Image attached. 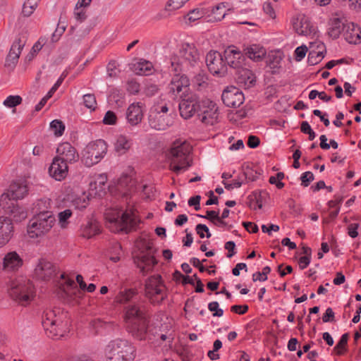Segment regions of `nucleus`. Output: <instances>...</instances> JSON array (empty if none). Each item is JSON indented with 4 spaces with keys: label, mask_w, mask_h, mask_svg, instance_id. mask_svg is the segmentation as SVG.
<instances>
[{
    "label": "nucleus",
    "mask_w": 361,
    "mask_h": 361,
    "mask_svg": "<svg viewBox=\"0 0 361 361\" xmlns=\"http://www.w3.org/2000/svg\"><path fill=\"white\" fill-rule=\"evenodd\" d=\"M117 122L116 114L111 111H108L103 118V123L105 125H115Z\"/></svg>",
    "instance_id": "obj_56"
},
{
    "label": "nucleus",
    "mask_w": 361,
    "mask_h": 361,
    "mask_svg": "<svg viewBox=\"0 0 361 361\" xmlns=\"http://www.w3.org/2000/svg\"><path fill=\"white\" fill-rule=\"evenodd\" d=\"M189 0H169L167 1L166 9L168 11H175L183 7Z\"/></svg>",
    "instance_id": "obj_51"
},
{
    "label": "nucleus",
    "mask_w": 361,
    "mask_h": 361,
    "mask_svg": "<svg viewBox=\"0 0 361 361\" xmlns=\"http://www.w3.org/2000/svg\"><path fill=\"white\" fill-rule=\"evenodd\" d=\"M290 22L293 30L299 35L311 36L316 35V27L305 14H295L292 17Z\"/></svg>",
    "instance_id": "obj_14"
},
{
    "label": "nucleus",
    "mask_w": 361,
    "mask_h": 361,
    "mask_svg": "<svg viewBox=\"0 0 361 361\" xmlns=\"http://www.w3.org/2000/svg\"><path fill=\"white\" fill-rule=\"evenodd\" d=\"M192 147L186 142H176L166 153L169 169L177 175L186 171L192 165Z\"/></svg>",
    "instance_id": "obj_3"
},
{
    "label": "nucleus",
    "mask_w": 361,
    "mask_h": 361,
    "mask_svg": "<svg viewBox=\"0 0 361 361\" xmlns=\"http://www.w3.org/2000/svg\"><path fill=\"white\" fill-rule=\"evenodd\" d=\"M68 173V164L54 157L49 168V176L58 181L65 179Z\"/></svg>",
    "instance_id": "obj_27"
},
{
    "label": "nucleus",
    "mask_w": 361,
    "mask_h": 361,
    "mask_svg": "<svg viewBox=\"0 0 361 361\" xmlns=\"http://www.w3.org/2000/svg\"><path fill=\"white\" fill-rule=\"evenodd\" d=\"M224 247L228 251V253L227 254L228 257L231 258L235 255V244L233 241H228L226 243Z\"/></svg>",
    "instance_id": "obj_64"
},
{
    "label": "nucleus",
    "mask_w": 361,
    "mask_h": 361,
    "mask_svg": "<svg viewBox=\"0 0 361 361\" xmlns=\"http://www.w3.org/2000/svg\"><path fill=\"white\" fill-rule=\"evenodd\" d=\"M219 303L216 301L211 302L208 305V309L210 312H213L214 317H221L224 314V310L219 307Z\"/></svg>",
    "instance_id": "obj_54"
},
{
    "label": "nucleus",
    "mask_w": 361,
    "mask_h": 361,
    "mask_svg": "<svg viewBox=\"0 0 361 361\" xmlns=\"http://www.w3.org/2000/svg\"><path fill=\"white\" fill-rule=\"evenodd\" d=\"M263 11L267 15H268V16L270 18L274 19L276 18L275 11L270 2H264V3Z\"/></svg>",
    "instance_id": "obj_60"
},
{
    "label": "nucleus",
    "mask_w": 361,
    "mask_h": 361,
    "mask_svg": "<svg viewBox=\"0 0 361 361\" xmlns=\"http://www.w3.org/2000/svg\"><path fill=\"white\" fill-rule=\"evenodd\" d=\"M173 118L167 114L150 113L149 116V125L157 130H164L173 124Z\"/></svg>",
    "instance_id": "obj_26"
},
{
    "label": "nucleus",
    "mask_w": 361,
    "mask_h": 361,
    "mask_svg": "<svg viewBox=\"0 0 361 361\" xmlns=\"http://www.w3.org/2000/svg\"><path fill=\"white\" fill-rule=\"evenodd\" d=\"M56 274V267L51 262L45 259H39L35 270L34 277L40 281H49Z\"/></svg>",
    "instance_id": "obj_19"
},
{
    "label": "nucleus",
    "mask_w": 361,
    "mask_h": 361,
    "mask_svg": "<svg viewBox=\"0 0 361 361\" xmlns=\"http://www.w3.org/2000/svg\"><path fill=\"white\" fill-rule=\"evenodd\" d=\"M14 232L13 221L11 218L0 216V248L5 246L12 238Z\"/></svg>",
    "instance_id": "obj_25"
},
{
    "label": "nucleus",
    "mask_w": 361,
    "mask_h": 361,
    "mask_svg": "<svg viewBox=\"0 0 361 361\" xmlns=\"http://www.w3.org/2000/svg\"><path fill=\"white\" fill-rule=\"evenodd\" d=\"M238 82L245 88L252 87L255 83V76L249 69L243 68L242 66L237 68Z\"/></svg>",
    "instance_id": "obj_34"
},
{
    "label": "nucleus",
    "mask_w": 361,
    "mask_h": 361,
    "mask_svg": "<svg viewBox=\"0 0 361 361\" xmlns=\"http://www.w3.org/2000/svg\"><path fill=\"white\" fill-rule=\"evenodd\" d=\"M224 58L225 63L235 69L240 68L244 61V57L241 51L233 46L228 47L224 51Z\"/></svg>",
    "instance_id": "obj_28"
},
{
    "label": "nucleus",
    "mask_w": 361,
    "mask_h": 361,
    "mask_svg": "<svg viewBox=\"0 0 361 361\" xmlns=\"http://www.w3.org/2000/svg\"><path fill=\"white\" fill-rule=\"evenodd\" d=\"M171 71L178 73L197 66L200 63V54L192 43L181 44L177 54L171 56Z\"/></svg>",
    "instance_id": "obj_5"
},
{
    "label": "nucleus",
    "mask_w": 361,
    "mask_h": 361,
    "mask_svg": "<svg viewBox=\"0 0 361 361\" xmlns=\"http://www.w3.org/2000/svg\"><path fill=\"white\" fill-rule=\"evenodd\" d=\"M135 72L137 75H148L152 73L153 66L148 61H140L134 65Z\"/></svg>",
    "instance_id": "obj_39"
},
{
    "label": "nucleus",
    "mask_w": 361,
    "mask_h": 361,
    "mask_svg": "<svg viewBox=\"0 0 361 361\" xmlns=\"http://www.w3.org/2000/svg\"><path fill=\"white\" fill-rule=\"evenodd\" d=\"M307 47L305 45L298 47L295 50V59L298 61H300L306 55Z\"/></svg>",
    "instance_id": "obj_58"
},
{
    "label": "nucleus",
    "mask_w": 361,
    "mask_h": 361,
    "mask_svg": "<svg viewBox=\"0 0 361 361\" xmlns=\"http://www.w3.org/2000/svg\"><path fill=\"white\" fill-rule=\"evenodd\" d=\"M56 152L57 156L56 157L66 164H73L79 159L77 150L69 142L60 144L57 147Z\"/></svg>",
    "instance_id": "obj_21"
},
{
    "label": "nucleus",
    "mask_w": 361,
    "mask_h": 361,
    "mask_svg": "<svg viewBox=\"0 0 361 361\" xmlns=\"http://www.w3.org/2000/svg\"><path fill=\"white\" fill-rule=\"evenodd\" d=\"M23 265V259L16 251L7 252L2 259V269L6 272L18 271Z\"/></svg>",
    "instance_id": "obj_24"
},
{
    "label": "nucleus",
    "mask_w": 361,
    "mask_h": 361,
    "mask_svg": "<svg viewBox=\"0 0 361 361\" xmlns=\"http://www.w3.org/2000/svg\"><path fill=\"white\" fill-rule=\"evenodd\" d=\"M124 320L128 331L134 337L140 340L145 338L148 329V320L138 305L132 304L125 307Z\"/></svg>",
    "instance_id": "obj_4"
},
{
    "label": "nucleus",
    "mask_w": 361,
    "mask_h": 361,
    "mask_svg": "<svg viewBox=\"0 0 361 361\" xmlns=\"http://www.w3.org/2000/svg\"><path fill=\"white\" fill-rule=\"evenodd\" d=\"M24 45L25 42L20 38L13 42L6 59V66H14L17 63Z\"/></svg>",
    "instance_id": "obj_31"
},
{
    "label": "nucleus",
    "mask_w": 361,
    "mask_h": 361,
    "mask_svg": "<svg viewBox=\"0 0 361 361\" xmlns=\"http://www.w3.org/2000/svg\"><path fill=\"white\" fill-rule=\"evenodd\" d=\"M137 295V290L135 288H125L118 292L114 301L118 304H124L133 300Z\"/></svg>",
    "instance_id": "obj_38"
},
{
    "label": "nucleus",
    "mask_w": 361,
    "mask_h": 361,
    "mask_svg": "<svg viewBox=\"0 0 361 361\" xmlns=\"http://www.w3.org/2000/svg\"><path fill=\"white\" fill-rule=\"evenodd\" d=\"M40 0H25L23 6L22 13L25 16H30Z\"/></svg>",
    "instance_id": "obj_42"
},
{
    "label": "nucleus",
    "mask_w": 361,
    "mask_h": 361,
    "mask_svg": "<svg viewBox=\"0 0 361 361\" xmlns=\"http://www.w3.org/2000/svg\"><path fill=\"white\" fill-rule=\"evenodd\" d=\"M314 178V174L311 171H306L300 176L301 185L303 187H307Z\"/></svg>",
    "instance_id": "obj_57"
},
{
    "label": "nucleus",
    "mask_w": 361,
    "mask_h": 361,
    "mask_svg": "<svg viewBox=\"0 0 361 361\" xmlns=\"http://www.w3.org/2000/svg\"><path fill=\"white\" fill-rule=\"evenodd\" d=\"M346 20L342 18L338 17L337 15L333 16L329 23V34L333 38H338L341 31L345 29Z\"/></svg>",
    "instance_id": "obj_35"
},
{
    "label": "nucleus",
    "mask_w": 361,
    "mask_h": 361,
    "mask_svg": "<svg viewBox=\"0 0 361 361\" xmlns=\"http://www.w3.org/2000/svg\"><path fill=\"white\" fill-rule=\"evenodd\" d=\"M133 145V140L125 135H119L117 136L114 148L117 153L120 155L126 154Z\"/></svg>",
    "instance_id": "obj_36"
},
{
    "label": "nucleus",
    "mask_w": 361,
    "mask_h": 361,
    "mask_svg": "<svg viewBox=\"0 0 361 361\" xmlns=\"http://www.w3.org/2000/svg\"><path fill=\"white\" fill-rule=\"evenodd\" d=\"M126 88L130 94H135L140 91V85L135 80H129Z\"/></svg>",
    "instance_id": "obj_59"
},
{
    "label": "nucleus",
    "mask_w": 361,
    "mask_h": 361,
    "mask_svg": "<svg viewBox=\"0 0 361 361\" xmlns=\"http://www.w3.org/2000/svg\"><path fill=\"white\" fill-rule=\"evenodd\" d=\"M248 308L249 307L247 305H235L231 306V310L236 314H244L247 312Z\"/></svg>",
    "instance_id": "obj_61"
},
{
    "label": "nucleus",
    "mask_w": 361,
    "mask_h": 361,
    "mask_svg": "<svg viewBox=\"0 0 361 361\" xmlns=\"http://www.w3.org/2000/svg\"><path fill=\"white\" fill-rule=\"evenodd\" d=\"M201 101L197 95L193 92L186 94L181 98L179 103V111L180 116L184 119H188L192 117L200 108Z\"/></svg>",
    "instance_id": "obj_13"
},
{
    "label": "nucleus",
    "mask_w": 361,
    "mask_h": 361,
    "mask_svg": "<svg viewBox=\"0 0 361 361\" xmlns=\"http://www.w3.org/2000/svg\"><path fill=\"white\" fill-rule=\"evenodd\" d=\"M334 320V312L331 307L326 310L325 313L322 317V321L324 323L333 322Z\"/></svg>",
    "instance_id": "obj_63"
},
{
    "label": "nucleus",
    "mask_w": 361,
    "mask_h": 361,
    "mask_svg": "<svg viewBox=\"0 0 361 361\" xmlns=\"http://www.w3.org/2000/svg\"><path fill=\"white\" fill-rule=\"evenodd\" d=\"M28 192V187L25 181H14L8 189L7 192L2 195L8 196V202H16L24 198Z\"/></svg>",
    "instance_id": "obj_23"
},
{
    "label": "nucleus",
    "mask_w": 361,
    "mask_h": 361,
    "mask_svg": "<svg viewBox=\"0 0 361 361\" xmlns=\"http://www.w3.org/2000/svg\"><path fill=\"white\" fill-rule=\"evenodd\" d=\"M223 184L224 185L226 189L230 190H233V188H240L243 184V181L241 178H239L237 180H233L231 183H228L225 181H223Z\"/></svg>",
    "instance_id": "obj_62"
},
{
    "label": "nucleus",
    "mask_w": 361,
    "mask_h": 361,
    "mask_svg": "<svg viewBox=\"0 0 361 361\" xmlns=\"http://www.w3.org/2000/svg\"><path fill=\"white\" fill-rule=\"evenodd\" d=\"M221 99L226 106L236 108L243 103L244 95L238 88L231 86L224 90Z\"/></svg>",
    "instance_id": "obj_20"
},
{
    "label": "nucleus",
    "mask_w": 361,
    "mask_h": 361,
    "mask_svg": "<svg viewBox=\"0 0 361 361\" xmlns=\"http://www.w3.org/2000/svg\"><path fill=\"white\" fill-rule=\"evenodd\" d=\"M146 252H140L135 259L137 267L140 268V271L144 274L152 270L153 267L157 263L153 255L151 243L148 242L146 243Z\"/></svg>",
    "instance_id": "obj_15"
},
{
    "label": "nucleus",
    "mask_w": 361,
    "mask_h": 361,
    "mask_svg": "<svg viewBox=\"0 0 361 361\" xmlns=\"http://www.w3.org/2000/svg\"><path fill=\"white\" fill-rule=\"evenodd\" d=\"M343 36L345 39L350 44H359L361 42L360 27L353 23H346Z\"/></svg>",
    "instance_id": "obj_30"
},
{
    "label": "nucleus",
    "mask_w": 361,
    "mask_h": 361,
    "mask_svg": "<svg viewBox=\"0 0 361 361\" xmlns=\"http://www.w3.org/2000/svg\"><path fill=\"white\" fill-rule=\"evenodd\" d=\"M107 148V144L104 140L90 142L82 151V161L87 167L98 164L106 154Z\"/></svg>",
    "instance_id": "obj_8"
},
{
    "label": "nucleus",
    "mask_w": 361,
    "mask_h": 361,
    "mask_svg": "<svg viewBox=\"0 0 361 361\" xmlns=\"http://www.w3.org/2000/svg\"><path fill=\"white\" fill-rule=\"evenodd\" d=\"M260 175V171L255 170L252 168L247 167L243 171V176L248 180L255 181L259 178Z\"/></svg>",
    "instance_id": "obj_48"
},
{
    "label": "nucleus",
    "mask_w": 361,
    "mask_h": 361,
    "mask_svg": "<svg viewBox=\"0 0 361 361\" xmlns=\"http://www.w3.org/2000/svg\"><path fill=\"white\" fill-rule=\"evenodd\" d=\"M9 294L21 305H27L34 299L35 288L30 279L21 276L11 282Z\"/></svg>",
    "instance_id": "obj_7"
},
{
    "label": "nucleus",
    "mask_w": 361,
    "mask_h": 361,
    "mask_svg": "<svg viewBox=\"0 0 361 361\" xmlns=\"http://www.w3.org/2000/svg\"><path fill=\"white\" fill-rule=\"evenodd\" d=\"M144 107L142 102H134L128 106L126 118L130 126H136L142 122L144 117Z\"/></svg>",
    "instance_id": "obj_22"
},
{
    "label": "nucleus",
    "mask_w": 361,
    "mask_h": 361,
    "mask_svg": "<svg viewBox=\"0 0 361 361\" xmlns=\"http://www.w3.org/2000/svg\"><path fill=\"white\" fill-rule=\"evenodd\" d=\"M325 54L321 51H310L307 63L310 66H314L319 63L324 57Z\"/></svg>",
    "instance_id": "obj_44"
},
{
    "label": "nucleus",
    "mask_w": 361,
    "mask_h": 361,
    "mask_svg": "<svg viewBox=\"0 0 361 361\" xmlns=\"http://www.w3.org/2000/svg\"><path fill=\"white\" fill-rule=\"evenodd\" d=\"M89 195L83 192L82 195L75 197L72 202L76 209H83L89 204Z\"/></svg>",
    "instance_id": "obj_41"
},
{
    "label": "nucleus",
    "mask_w": 361,
    "mask_h": 361,
    "mask_svg": "<svg viewBox=\"0 0 361 361\" xmlns=\"http://www.w3.org/2000/svg\"><path fill=\"white\" fill-rule=\"evenodd\" d=\"M227 3L222 2L218 4L215 6L205 7L207 12V22H216L220 21L226 15L228 8Z\"/></svg>",
    "instance_id": "obj_29"
},
{
    "label": "nucleus",
    "mask_w": 361,
    "mask_h": 361,
    "mask_svg": "<svg viewBox=\"0 0 361 361\" xmlns=\"http://www.w3.org/2000/svg\"><path fill=\"white\" fill-rule=\"evenodd\" d=\"M145 295L151 303L161 304L168 296V290L160 275L149 277L145 283Z\"/></svg>",
    "instance_id": "obj_9"
},
{
    "label": "nucleus",
    "mask_w": 361,
    "mask_h": 361,
    "mask_svg": "<svg viewBox=\"0 0 361 361\" xmlns=\"http://www.w3.org/2000/svg\"><path fill=\"white\" fill-rule=\"evenodd\" d=\"M47 204V200H38L36 206L39 212L34 216L29 221L27 227V233L30 238H38L44 236L50 231L55 224V217L53 214L47 210H44L42 205Z\"/></svg>",
    "instance_id": "obj_2"
},
{
    "label": "nucleus",
    "mask_w": 361,
    "mask_h": 361,
    "mask_svg": "<svg viewBox=\"0 0 361 361\" xmlns=\"http://www.w3.org/2000/svg\"><path fill=\"white\" fill-rule=\"evenodd\" d=\"M62 282H59V288L68 302H76L81 297V291L77 288L72 279L66 277L65 274L61 275Z\"/></svg>",
    "instance_id": "obj_18"
},
{
    "label": "nucleus",
    "mask_w": 361,
    "mask_h": 361,
    "mask_svg": "<svg viewBox=\"0 0 361 361\" xmlns=\"http://www.w3.org/2000/svg\"><path fill=\"white\" fill-rule=\"evenodd\" d=\"M100 231L99 223L94 219H89L81 227V234L83 237L90 238L98 234Z\"/></svg>",
    "instance_id": "obj_37"
},
{
    "label": "nucleus",
    "mask_w": 361,
    "mask_h": 361,
    "mask_svg": "<svg viewBox=\"0 0 361 361\" xmlns=\"http://www.w3.org/2000/svg\"><path fill=\"white\" fill-rule=\"evenodd\" d=\"M271 268L268 266L262 269V272H255L252 274V280L254 281H265L267 280V275L270 273Z\"/></svg>",
    "instance_id": "obj_49"
},
{
    "label": "nucleus",
    "mask_w": 361,
    "mask_h": 361,
    "mask_svg": "<svg viewBox=\"0 0 361 361\" xmlns=\"http://www.w3.org/2000/svg\"><path fill=\"white\" fill-rule=\"evenodd\" d=\"M21 102L22 98L19 95H10L6 97L3 104L8 108H13L20 104Z\"/></svg>",
    "instance_id": "obj_46"
},
{
    "label": "nucleus",
    "mask_w": 361,
    "mask_h": 361,
    "mask_svg": "<svg viewBox=\"0 0 361 361\" xmlns=\"http://www.w3.org/2000/svg\"><path fill=\"white\" fill-rule=\"evenodd\" d=\"M310 51L314 50L315 51H321L323 54H326V47L324 44L318 39H316L310 43Z\"/></svg>",
    "instance_id": "obj_55"
},
{
    "label": "nucleus",
    "mask_w": 361,
    "mask_h": 361,
    "mask_svg": "<svg viewBox=\"0 0 361 361\" xmlns=\"http://www.w3.org/2000/svg\"><path fill=\"white\" fill-rule=\"evenodd\" d=\"M107 227L114 233H128L137 228L140 219L133 208L108 209L105 212Z\"/></svg>",
    "instance_id": "obj_1"
},
{
    "label": "nucleus",
    "mask_w": 361,
    "mask_h": 361,
    "mask_svg": "<svg viewBox=\"0 0 361 361\" xmlns=\"http://www.w3.org/2000/svg\"><path fill=\"white\" fill-rule=\"evenodd\" d=\"M106 361H133L136 356L135 346L128 340L116 338L106 345Z\"/></svg>",
    "instance_id": "obj_6"
},
{
    "label": "nucleus",
    "mask_w": 361,
    "mask_h": 361,
    "mask_svg": "<svg viewBox=\"0 0 361 361\" xmlns=\"http://www.w3.org/2000/svg\"><path fill=\"white\" fill-rule=\"evenodd\" d=\"M206 63L213 75H221L226 71V63L219 51H209L206 56Z\"/></svg>",
    "instance_id": "obj_17"
},
{
    "label": "nucleus",
    "mask_w": 361,
    "mask_h": 361,
    "mask_svg": "<svg viewBox=\"0 0 361 361\" xmlns=\"http://www.w3.org/2000/svg\"><path fill=\"white\" fill-rule=\"evenodd\" d=\"M42 324L49 337L58 339L63 336L64 331L61 329L62 322L55 310H45L42 314Z\"/></svg>",
    "instance_id": "obj_10"
},
{
    "label": "nucleus",
    "mask_w": 361,
    "mask_h": 361,
    "mask_svg": "<svg viewBox=\"0 0 361 361\" xmlns=\"http://www.w3.org/2000/svg\"><path fill=\"white\" fill-rule=\"evenodd\" d=\"M168 91L169 94L174 98L180 97V99L185 95L192 93L190 90L188 78L183 74H175L168 85Z\"/></svg>",
    "instance_id": "obj_12"
},
{
    "label": "nucleus",
    "mask_w": 361,
    "mask_h": 361,
    "mask_svg": "<svg viewBox=\"0 0 361 361\" xmlns=\"http://www.w3.org/2000/svg\"><path fill=\"white\" fill-rule=\"evenodd\" d=\"M50 129L56 136L59 137L63 135L65 130V126L62 121L56 119L50 123Z\"/></svg>",
    "instance_id": "obj_45"
},
{
    "label": "nucleus",
    "mask_w": 361,
    "mask_h": 361,
    "mask_svg": "<svg viewBox=\"0 0 361 361\" xmlns=\"http://www.w3.org/2000/svg\"><path fill=\"white\" fill-rule=\"evenodd\" d=\"M186 18L190 22L194 23L196 20L204 18L207 20V12L205 7L197 8L190 11L186 16Z\"/></svg>",
    "instance_id": "obj_40"
},
{
    "label": "nucleus",
    "mask_w": 361,
    "mask_h": 361,
    "mask_svg": "<svg viewBox=\"0 0 361 361\" xmlns=\"http://www.w3.org/2000/svg\"><path fill=\"white\" fill-rule=\"evenodd\" d=\"M83 103L85 106L90 110H94L97 106V101L94 94H86L83 96Z\"/></svg>",
    "instance_id": "obj_50"
},
{
    "label": "nucleus",
    "mask_w": 361,
    "mask_h": 361,
    "mask_svg": "<svg viewBox=\"0 0 361 361\" xmlns=\"http://www.w3.org/2000/svg\"><path fill=\"white\" fill-rule=\"evenodd\" d=\"M72 212L71 209H66L59 213V224L61 228H65L68 225V219L71 216Z\"/></svg>",
    "instance_id": "obj_47"
},
{
    "label": "nucleus",
    "mask_w": 361,
    "mask_h": 361,
    "mask_svg": "<svg viewBox=\"0 0 361 361\" xmlns=\"http://www.w3.org/2000/svg\"><path fill=\"white\" fill-rule=\"evenodd\" d=\"M8 196L1 195L0 197V207L6 214L13 216L16 221H21L27 217L25 209L20 207L16 202H8Z\"/></svg>",
    "instance_id": "obj_16"
},
{
    "label": "nucleus",
    "mask_w": 361,
    "mask_h": 361,
    "mask_svg": "<svg viewBox=\"0 0 361 361\" xmlns=\"http://www.w3.org/2000/svg\"><path fill=\"white\" fill-rule=\"evenodd\" d=\"M348 334H344L341 336L339 341L336 345V346L334 348V350L336 352V353L338 355H341L344 354L346 351V346L348 343Z\"/></svg>",
    "instance_id": "obj_43"
},
{
    "label": "nucleus",
    "mask_w": 361,
    "mask_h": 361,
    "mask_svg": "<svg viewBox=\"0 0 361 361\" xmlns=\"http://www.w3.org/2000/svg\"><path fill=\"white\" fill-rule=\"evenodd\" d=\"M107 177L105 174L98 175L94 181L90 184V193L91 195L102 197L105 193Z\"/></svg>",
    "instance_id": "obj_33"
},
{
    "label": "nucleus",
    "mask_w": 361,
    "mask_h": 361,
    "mask_svg": "<svg viewBox=\"0 0 361 361\" xmlns=\"http://www.w3.org/2000/svg\"><path fill=\"white\" fill-rule=\"evenodd\" d=\"M197 117L205 125H214L219 120V111L216 104L209 99L202 100L200 108L197 111Z\"/></svg>",
    "instance_id": "obj_11"
},
{
    "label": "nucleus",
    "mask_w": 361,
    "mask_h": 361,
    "mask_svg": "<svg viewBox=\"0 0 361 361\" xmlns=\"http://www.w3.org/2000/svg\"><path fill=\"white\" fill-rule=\"evenodd\" d=\"M169 111L168 104L166 102H161L155 104L152 108L150 113H158L160 114H166Z\"/></svg>",
    "instance_id": "obj_52"
},
{
    "label": "nucleus",
    "mask_w": 361,
    "mask_h": 361,
    "mask_svg": "<svg viewBox=\"0 0 361 361\" xmlns=\"http://www.w3.org/2000/svg\"><path fill=\"white\" fill-rule=\"evenodd\" d=\"M74 16L75 19L79 22L84 21L87 18L86 7L75 5L74 9Z\"/></svg>",
    "instance_id": "obj_53"
},
{
    "label": "nucleus",
    "mask_w": 361,
    "mask_h": 361,
    "mask_svg": "<svg viewBox=\"0 0 361 361\" xmlns=\"http://www.w3.org/2000/svg\"><path fill=\"white\" fill-rule=\"evenodd\" d=\"M243 51L249 59L255 61L262 60L267 54L265 48L259 44L247 45L244 48Z\"/></svg>",
    "instance_id": "obj_32"
}]
</instances>
